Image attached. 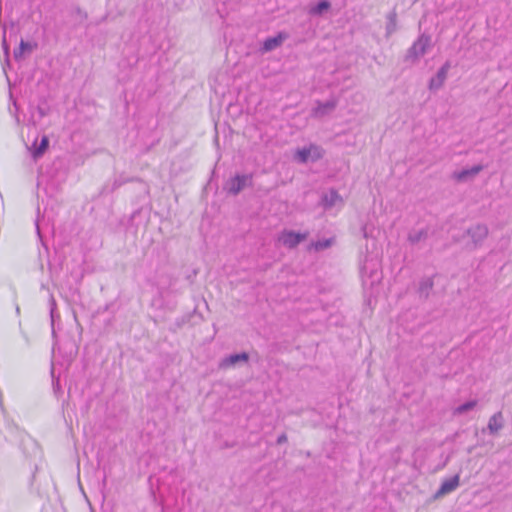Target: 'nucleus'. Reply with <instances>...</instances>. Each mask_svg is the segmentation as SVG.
I'll list each match as a JSON object with an SVG mask.
<instances>
[{"label":"nucleus","instance_id":"14","mask_svg":"<svg viewBox=\"0 0 512 512\" xmlns=\"http://www.w3.org/2000/svg\"><path fill=\"white\" fill-rule=\"evenodd\" d=\"M248 354L247 353H240V354H233L226 358H224L220 364V368H228L230 366H234L238 362H247L248 361Z\"/></svg>","mask_w":512,"mask_h":512},{"label":"nucleus","instance_id":"1","mask_svg":"<svg viewBox=\"0 0 512 512\" xmlns=\"http://www.w3.org/2000/svg\"><path fill=\"white\" fill-rule=\"evenodd\" d=\"M362 284L365 288H373L381 281L380 261L376 256H366L360 266Z\"/></svg>","mask_w":512,"mask_h":512},{"label":"nucleus","instance_id":"6","mask_svg":"<svg viewBox=\"0 0 512 512\" xmlns=\"http://www.w3.org/2000/svg\"><path fill=\"white\" fill-rule=\"evenodd\" d=\"M49 146V139L46 135H43L41 137L40 142H38L37 139L34 140V142L28 146V150L31 154V156L36 160L44 155V153L47 151Z\"/></svg>","mask_w":512,"mask_h":512},{"label":"nucleus","instance_id":"5","mask_svg":"<svg viewBox=\"0 0 512 512\" xmlns=\"http://www.w3.org/2000/svg\"><path fill=\"white\" fill-rule=\"evenodd\" d=\"M306 238L305 234L295 233L293 231H284L278 238V241L288 247L293 248Z\"/></svg>","mask_w":512,"mask_h":512},{"label":"nucleus","instance_id":"8","mask_svg":"<svg viewBox=\"0 0 512 512\" xmlns=\"http://www.w3.org/2000/svg\"><path fill=\"white\" fill-rule=\"evenodd\" d=\"M468 235L476 247L487 237L488 228L485 225L477 224L468 230Z\"/></svg>","mask_w":512,"mask_h":512},{"label":"nucleus","instance_id":"19","mask_svg":"<svg viewBox=\"0 0 512 512\" xmlns=\"http://www.w3.org/2000/svg\"><path fill=\"white\" fill-rule=\"evenodd\" d=\"M427 237V232L424 229L413 230L409 233L408 240L412 244H417Z\"/></svg>","mask_w":512,"mask_h":512},{"label":"nucleus","instance_id":"21","mask_svg":"<svg viewBox=\"0 0 512 512\" xmlns=\"http://www.w3.org/2000/svg\"><path fill=\"white\" fill-rule=\"evenodd\" d=\"M396 30V15L391 13L388 16V23L386 27L387 35L392 34Z\"/></svg>","mask_w":512,"mask_h":512},{"label":"nucleus","instance_id":"18","mask_svg":"<svg viewBox=\"0 0 512 512\" xmlns=\"http://www.w3.org/2000/svg\"><path fill=\"white\" fill-rule=\"evenodd\" d=\"M481 170V166H474L471 169H465L460 172L455 173V178L458 180H465L468 177H473L477 175Z\"/></svg>","mask_w":512,"mask_h":512},{"label":"nucleus","instance_id":"9","mask_svg":"<svg viewBox=\"0 0 512 512\" xmlns=\"http://www.w3.org/2000/svg\"><path fill=\"white\" fill-rule=\"evenodd\" d=\"M460 477L459 475H455L451 478L445 479L438 491L435 494L436 498L442 497L452 491H454L459 486Z\"/></svg>","mask_w":512,"mask_h":512},{"label":"nucleus","instance_id":"17","mask_svg":"<svg viewBox=\"0 0 512 512\" xmlns=\"http://www.w3.org/2000/svg\"><path fill=\"white\" fill-rule=\"evenodd\" d=\"M35 48V44L30 42L21 41L19 48L14 51V57L16 59H19L22 57V55L26 52H32Z\"/></svg>","mask_w":512,"mask_h":512},{"label":"nucleus","instance_id":"7","mask_svg":"<svg viewBox=\"0 0 512 512\" xmlns=\"http://www.w3.org/2000/svg\"><path fill=\"white\" fill-rule=\"evenodd\" d=\"M450 69V63L446 62L437 72L435 77L430 80L429 88L431 90H438L441 88L447 78Z\"/></svg>","mask_w":512,"mask_h":512},{"label":"nucleus","instance_id":"10","mask_svg":"<svg viewBox=\"0 0 512 512\" xmlns=\"http://www.w3.org/2000/svg\"><path fill=\"white\" fill-rule=\"evenodd\" d=\"M336 107V101L331 99L325 102H319L313 108V115L316 117H323L329 113H331Z\"/></svg>","mask_w":512,"mask_h":512},{"label":"nucleus","instance_id":"24","mask_svg":"<svg viewBox=\"0 0 512 512\" xmlns=\"http://www.w3.org/2000/svg\"><path fill=\"white\" fill-rule=\"evenodd\" d=\"M286 440H287V437H286V435L283 434V435L278 437L277 442L278 443H283V442H286Z\"/></svg>","mask_w":512,"mask_h":512},{"label":"nucleus","instance_id":"3","mask_svg":"<svg viewBox=\"0 0 512 512\" xmlns=\"http://www.w3.org/2000/svg\"><path fill=\"white\" fill-rule=\"evenodd\" d=\"M323 149L317 145H309L301 149L296 150L295 159L299 163H306L308 161H317L323 156Z\"/></svg>","mask_w":512,"mask_h":512},{"label":"nucleus","instance_id":"12","mask_svg":"<svg viewBox=\"0 0 512 512\" xmlns=\"http://www.w3.org/2000/svg\"><path fill=\"white\" fill-rule=\"evenodd\" d=\"M286 39H287V34L283 33V32L278 33L274 37H269V38L265 39V41L263 42V50L266 52L272 51V50L278 48L279 46H281L282 43Z\"/></svg>","mask_w":512,"mask_h":512},{"label":"nucleus","instance_id":"11","mask_svg":"<svg viewBox=\"0 0 512 512\" xmlns=\"http://www.w3.org/2000/svg\"><path fill=\"white\" fill-rule=\"evenodd\" d=\"M503 426V414L502 412H497L489 418L487 429L491 435H495L503 428Z\"/></svg>","mask_w":512,"mask_h":512},{"label":"nucleus","instance_id":"22","mask_svg":"<svg viewBox=\"0 0 512 512\" xmlns=\"http://www.w3.org/2000/svg\"><path fill=\"white\" fill-rule=\"evenodd\" d=\"M2 47L4 50L5 57H6V63L8 64L9 63V61H8L9 47H8V44H7L6 38H5V29H3Z\"/></svg>","mask_w":512,"mask_h":512},{"label":"nucleus","instance_id":"20","mask_svg":"<svg viewBox=\"0 0 512 512\" xmlns=\"http://www.w3.org/2000/svg\"><path fill=\"white\" fill-rule=\"evenodd\" d=\"M333 240L332 239H324L319 240L312 244V247L316 251L324 250L332 245Z\"/></svg>","mask_w":512,"mask_h":512},{"label":"nucleus","instance_id":"13","mask_svg":"<svg viewBox=\"0 0 512 512\" xmlns=\"http://www.w3.org/2000/svg\"><path fill=\"white\" fill-rule=\"evenodd\" d=\"M323 204L326 208L339 207L343 204V199L334 190L325 193L322 198Z\"/></svg>","mask_w":512,"mask_h":512},{"label":"nucleus","instance_id":"16","mask_svg":"<svg viewBox=\"0 0 512 512\" xmlns=\"http://www.w3.org/2000/svg\"><path fill=\"white\" fill-rule=\"evenodd\" d=\"M477 403H478L477 400L467 401L466 403H463V404L457 406L453 410V414L454 415H462L469 411H472L477 406Z\"/></svg>","mask_w":512,"mask_h":512},{"label":"nucleus","instance_id":"15","mask_svg":"<svg viewBox=\"0 0 512 512\" xmlns=\"http://www.w3.org/2000/svg\"><path fill=\"white\" fill-rule=\"evenodd\" d=\"M331 7V4L327 0H321L315 5L309 7V14L312 16H319L328 11Z\"/></svg>","mask_w":512,"mask_h":512},{"label":"nucleus","instance_id":"23","mask_svg":"<svg viewBox=\"0 0 512 512\" xmlns=\"http://www.w3.org/2000/svg\"><path fill=\"white\" fill-rule=\"evenodd\" d=\"M51 318H52V322L54 321V310H55V302L54 300L52 301V304H51Z\"/></svg>","mask_w":512,"mask_h":512},{"label":"nucleus","instance_id":"2","mask_svg":"<svg viewBox=\"0 0 512 512\" xmlns=\"http://www.w3.org/2000/svg\"><path fill=\"white\" fill-rule=\"evenodd\" d=\"M431 44V37L426 34H421L413 45L408 49L406 54V61L411 63L418 62L428 51Z\"/></svg>","mask_w":512,"mask_h":512},{"label":"nucleus","instance_id":"4","mask_svg":"<svg viewBox=\"0 0 512 512\" xmlns=\"http://www.w3.org/2000/svg\"><path fill=\"white\" fill-rule=\"evenodd\" d=\"M252 181L251 175H237L231 178L226 183V189L228 192L237 194L246 186L250 185Z\"/></svg>","mask_w":512,"mask_h":512}]
</instances>
